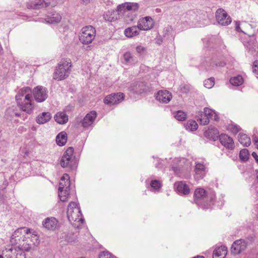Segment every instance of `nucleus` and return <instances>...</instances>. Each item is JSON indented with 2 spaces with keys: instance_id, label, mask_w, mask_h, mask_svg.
I'll return each instance as SVG.
<instances>
[{
  "instance_id": "f257e3e1",
  "label": "nucleus",
  "mask_w": 258,
  "mask_h": 258,
  "mask_svg": "<svg viewBox=\"0 0 258 258\" xmlns=\"http://www.w3.org/2000/svg\"><path fill=\"white\" fill-rule=\"evenodd\" d=\"M15 98L21 110L28 114L32 112L34 105L32 99V90L30 87H25L19 90Z\"/></svg>"
},
{
  "instance_id": "f03ea898",
  "label": "nucleus",
  "mask_w": 258,
  "mask_h": 258,
  "mask_svg": "<svg viewBox=\"0 0 258 258\" xmlns=\"http://www.w3.org/2000/svg\"><path fill=\"white\" fill-rule=\"evenodd\" d=\"M72 67L70 59H62L56 67L53 78L57 81H61L66 79L70 75Z\"/></svg>"
},
{
  "instance_id": "7ed1b4c3",
  "label": "nucleus",
  "mask_w": 258,
  "mask_h": 258,
  "mask_svg": "<svg viewBox=\"0 0 258 258\" xmlns=\"http://www.w3.org/2000/svg\"><path fill=\"white\" fill-rule=\"evenodd\" d=\"M27 237L16 246L19 250L24 253V251H30L39 243V237L35 231H33V233L30 236L28 235Z\"/></svg>"
},
{
  "instance_id": "20e7f679",
  "label": "nucleus",
  "mask_w": 258,
  "mask_h": 258,
  "mask_svg": "<svg viewBox=\"0 0 258 258\" xmlns=\"http://www.w3.org/2000/svg\"><path fill=\"white\" fill-rule=\"evenodd\" d=\"M33 230L25 227L19 228L16 229L13 233L10 242L12 245L17 246L22 241L27 238L28 235H32Z\"/></svg>"
},
{
  "instance_id": "39448f33",
  "label": "nucleus",
  "mask_w": 258,
  "mask_h": 258,
  "mask_svg": "<svg viewBox=\"0 0 258 258\" xmlns=\"http://www.w3.org/2000/svg\"><path fill=\"white\" fill-rule=\"evenodd\" d=\"M70 185L69 176L65 174L61 177L58 187V196L63 202L68 200L70 194Z\"/></svg>"
},
{
  "instance_id": "423d86ee",
  "label": "nucleus",
  "mask_w": 258,
  "mask_h": 258,
  "mask_svg": "<svg viewBox=\"0 0 258 258\" xmlns=\"http://www.w3.org/2000/svg\"><path fill=\"white\" fill-rule=\"evenodd\" d=\"M96 36V30L91 25L84 27L81 30L79 40L83 44H89L92 42Z\"/></svg>"
},
{
  "instance_id": "0eeeda50",
  "label": "nucleus",
  "mask_w": 258,
  "mask_h": 258,
  "mask_svg": "<svg viewBox=\"0 0 258 258\" xmlns=\"http://www.w3.org/2000/svg\"><path fill=\"white\" fill-rule=\"evenodd\" d=\"M74 148L69 147L65 152L60 160V165L62 167H70L73 169L77 167V161L73 156Z\"/></svg>"
},
{
  "instance_id": "6e6552de",
  "label": "nucleus",
  "mask_w": 258,
  "mask_h": 258,
  "mask_svg": "<svg viewBox=\"0 0 258 258\" xmlns=\"http://www.w3.org/2000/svg\"><path fill=\"white\" fill-rule=\"evenodd\" d=\"M82 214L80 208L75 202H71L68 207L67 217L69 221L72 223L76 221H82Z\"/></svg>"
},
{
  "instance_id": "1a4fd4ad",
  "label": "nucleus",
  "mask_w": 258,
  "mask_h": 258,
  "mask_svg": "<svg viewBox=\"0 0 258 258\" xmlns=\"http://www.w3.org/2000/svg\"><path fill=\"white\" fill-rule=\"evenodd\" d=\"M0 258H26L25 253L19 250L16 246H8L2 251Z\"/></svg>"
},
{
  "instance_id": "9d476101",
  "label": "nucleus",
  "mask_w": 258,
  "mask_h": 258,
  "mask_svg": "<svg viewBox=\"0 0 258 258\" xmlns=\"http://www.w3.org/2000/svg\"><path fill=\"white\" fill-rule=\"evenodd\" d=\"M130 91L137 94L147 93L151 91V87L149 85L143 82H138L132 84L128 87Z\"/></svg>"
},
{
  "instance_id": "9b49d317",
  "label": "nucleus",
  "mask_w": 258,
  "mask_h": 258,
  "mask_svg": "<svg viewBox=\"0 0 258 258\" xmlns=\"http://www.w3.org/2000/svg\"><path fill=\"white\" fill-rule=\"evenodd\" d=\"M35 100L37 102L44 101L48 97V91L47 89L41 86H38L35 87L32 91Z\"/></svg>"
},
{
  "instance_id": "f8f14e48",
  "label": "nucleus",
  "mask_w": 258,
  "mask_h": 258,
  "mask_svg": "<svg viewBox=\"0 0 258 258\" xmlns=\"http://www.w3.org/2000/svg\"><path fill=\"white\" fill-rule=\"evenodd\" d=\"M216 19L217 22L222 26H227L231 23V18L226 11L222 9H218L216 12Z\"/></svg>"
},
{
  "instance_id": "ddd939ff",
  "label": "nucleus",
  "mask_w": 258,
  "mask_h": 258,
  "mask_svg": "<svg viewBox=\"0 0 258 258\" xmlns=\"http://www.w3.org/2000/svg\"><path fill=\"white\" fill-rule=\"evenodd\" d=\"M123 99V93H114L107 96L104 99V103L106 104H115L121 102Z\"/></svg>"
},
{
  "instance_id": "4468645a",
  "label": "nucleus",
  "mask_w": 258,
  "mask_h": 258,
  "mask_svg": "<svg viewBox=\"0 0 258 258\" xmlns=\"http://www.w3.org/2000/svg\"><path fill=\"white\" fill-rule=\"evenodd\" d=\"M247 246V243L243 239L236 240L232 245L231 252L234 254L240 253L244 250Z\"/></svg>"
},
{
  "instance_id": "2eb2a0df",
  "label": "nucleus",
  "mask_w": 258,
  "mask_h": 258,
  "mask_svg": "<svg viewBox=\"0 0 258 258\" xmlns=\"http://www.w3.org/2000/svg\"><path fill=\"white\" fill-rule=\"evenodd\" d=\"M138 28L141 30H148L153 27V21L150 17L140 19L138 22Z\"/></svg>"
},
{
  "instance_id": "dca6fc26",
  "label": "nucleus",
  "mask_w": 258,
  "mask_h": 258,
  "mask_svg": "<svg viewBox=\"0 0 258 258\" xmlns=\"http://www.w3.org/2000/svg\"><path fill=\"white\" fill-rule=\"evenodd\" d=\"M171 93L166 90L159 91L156 95V99L160 102L168 103L172 99Z\"/></svg>"
},
{
  "instance_id": "f3484780",
  "label": "nucleus",
  "mask_w": 258,
  "mask_h": 258,
  "mask_svg": "<svg viewBox=\"0 0 258 258\" xmlns=\"http://www.w3.org/2000/svg\"><path fill=\"white\" fill-rule=\"evenodd\" d=\"M97 117V113L95 111H91L87 113L81 120L82 125L85 128L88 127L94 122Z\"/></svg>"
},
{
  "instance_id": "a211bd4d",
  "label": "nucleus",
  "mask_w": 258,
  "mask_h": 258,
  "mask_svg": "<svg viewBox=\"0 0 258 258\" xmlns=\"http://www.w3.org/2000/svg\"><path fill=\"white\" fill-rule=\"evenodd\" d=\"M220 143L224 147L229 149H233L234 147V142L232 139L225 134H222L219 136Z\"/></svg>"
},
{
  "instance_id": "6ab92c4d",
  "label": "nucleus",
  "mask_w": 258,
  "mask_h": 258,
  "mask_svg": "<svg viewBox=\"0 0 258 258\" xmlns=\"http://www.w3.org/2000/svg\"><path fill=\"white\" fill-rule=\"evenodd\" d=\"M174 187L180 194L184 195H188L190 192V189L188 186L185 182L181 181L174 183Z\"/></svg>"
},
{
  "instance_id": "aec40b11",
  "label": "nucleus",
  "mask_w": 258,
  "mask_h": 258,
  "mask_svg": "<svg viewBox=\"0 0 258 258\" xmlns=\"http://www.w3.org/2000/svg\"><path fill=\"white\" fill-rule=\"evenodd\" d=\"M57 220L54 217H48L46 218L43 222V225L46 228L54 230L57 227Z\"/></svg>"
},
{
  "instance_id": "412c9836",
  "label": "nucleus",
  "mask_w": 258,
  "mask_h": 258,
  "mask_svg": "<svg viewBox=\"0 0 258 258\" xmlns=\"http://www.w3.org/2000/svg\"><path fill=\"white\" fill-rule=\"evenodd\" d=\"M195 178L197 179H202L206 175V168L204 165L201 163H197L195 169Z\"/></svg>"
},
{
  "instance_id": "4be33fe9",
  "label": "nucleus",
  "mask_w": 258,
  "mask_h": 258,
  "mask_svg": "<svg viewBox=\"0 0 258 258\" xmlns=\"http://www.w3.org/2000/svg\"><path fill=\"white\" fill-rule=\"evenodd\" d=\"M227 252V248L222 246L215 249L213 252V258H224Z\"/></svg>"
},
{
  "instance_id": "5701e85b",
  "label": "nucleus",
  "mask_w": 258,
  "mask_h": 258,
  "mask_svg": "<svg viewBox=\"0 0 258 258\" xmlns=\"http://www.w3.org/2000/svg\"><path fill=\"white\" fill-rule=\"evenodd\" d=\"M55 120L59 124L66 123L68 121V116L64 112H57L54 117Z\"/></svg>"
},
{
  "instance_id": "b1692460",
  "label": "nucleus",
  "mask_w": 258,
  "mask_h": 258,
  "mask_svg": "<svg viewBox=\"0 0 258 258\" xmlns=\"http://www.w3.org/2000/svg\"><path fill=\"white\" fill-rule=\"evenodd\" d=\"M51 118V114L49 112H43L38 116L36 122L39 124H44L48 122Z\"/></svg>"
},
{
  "instance_id": "393cba45",
  "label": "nucleus",
  "mask_w": 258,
  "mask_h": 258,
  "mask_svg": "<svg viewBox=\"0 0 258 258\" xmlns=\"http://www.w3.org/2000/svg\"><path fill=\"white\" fill-rule=\"evenodd\" d=\"M130 11H132L131 3H125L117 7L119 14L125 15Z\"/></svg>"
},
{
  "instance_id": "a878e982",
  "label": "nucleus",
  "mask_w": 258,
  "mask_h": 258,
  "mask_svg": "<svg viewBox=\"0 0 258 258\" xmlns=\"http://www.w3.org/2000/svg\"><path fill=\"white\" fill-rule=\"evenodd\" d=\"M67 141V135L66 132L59 133L56 137V142L60 146H63Z\"/></svg>"
},
{
  "instance_id": "bb28decb",
  "label": "nucleus",
  "mask_w": 258,
  "mask_h": 258,
  "mask_svg": "<svg viewBox=\"0 0 258 258\" xmlns=\"http://www.w3.org/2000/svg\"><path fill=\"white\" fill-rule=\"evenodd\" d=\"M137 26H133L125 29L124 33L127 37H133L139 34Z\"/></svg>"
},
{
  "instance_id": "cd10ccee",
  "label": "nucleus",
  "mask_w": 258,
  "mask_h": 258,
  "mask_svg": "<svg viewBox=\"0 0 258 258\" xmlns=\"http://www.w3.org/2000/svg\"><path fill=\"white\" fill-rule=\"evenodd\" d=\"M206 196V191L204 189L202 188H197L194 194L196 202L198 203L200 199H204Z\"/></svg>"
},
{
  "instance_id": "c85d7f7f",
  "label": "nucleus",
  "mask_w": 258,
  "mask_h": 258,
  "mask_svg": "<svg viewBox=\"0 0 258 258\" xmlns=\"http://www.w3.org/2000/svg\"><path fill=\"white\" fill-rule=\"evenodd\" d=\"M238 140L241 144L244 146L247 147L250 145V139L245 134H239Z\"/></svg>"
},
{
  "instance_id": "c756f323",
  "label": "nucleus",
  "mask_w": 258,
  "mask_h": 258,
  "mask_svg": "<svg viewBox=\"0 0 258 258\" xmlns=\"http://www.w3.org/2000/svg\"><path fill=\"white\" fill-rule=\"evenodd\" d=\"M197 116L198 117L197 120L200 122V124L205 125L209 123L210 118L207 116L205 117L202 111H199L197 113Z\"/></svg>"
},
{
  "instance_id": "7c9ffc66",
  "label": "nucleus",
  "mask_w": 258,
  "mask_h": 258,
  "mask_svg": "<svg viewBox=\"0 0 258 258\" xmlns=\"http://www.w3.org/2000/svg\"><path fill=\"white\" fill-rule=\"evenodd\" d=\"M230 83L235 86H238L242 84L243 83V79L241 76L238 75L236 77L231 78L230 80Z\"/></svg>"
},
{
  "instance_id": "2f4dec72",
  "label": "nucleus",
  "mask_w": 258,
  "mask_h": 258,
  "mask_svg": "<svg viewBox=\"0 0 258 258\" xmlns=\"http://www.w3.org/2000/svg\"><path fill=\"white\" fill-rule=\"evenodd\" d=\"M198 124L195 120H189L186 124V128L191 131H194L198 128Z\"/></svg>"
},
{
  "instance_id": "473e14b6",
  "label": "nucleus",
  "mask_w": 258,
  "mask_h": 258,
  "mask_svg": "<svg viewBox=\"0 0 258 258\" xmlns=\"http://www.w3.org/2000/svg\"><path fill=\"white\" fill-rule=\"evenodd\" d=\"M239 158L241 160L246 161L248 159L249 153L246 149H243L240 151Z\"/></svg>"
},
{
  "instance_id": "72a5a7b5",
  "label": "nucleus",
  "mask_w": 258,
  "mask_h": 258,
  "mask_svg": "<svg viewBox=\"0 0 258 258\" xmlns=\"http://www.w3.org/2000/svg\"><path fill=\"white\" fill-rule=\"evenodd\" d=\"M186 114L181 110L177 111L174 115V117L179 121L184 120L186 118Z\"/></svg>"
},
{
  "instance_id": "f704fd0d",
  "label": "nucleus",
  "mask_w": 258,
  "mask_h": 258,
  "mask_svg": "<svg viewBox=\"0 0 258 258\" xmlns=\"http://www.w3.org/2000/svg\"><path fill=\"white\" fill-rule=\"evenodd\" d=\"M214 84L215 82L214 78H210L206 80L204 82V86L208 89L212 88L214 86Z\"/></svg>"
},
{
  "instance_id": "c9c22d12",
  "label": "nucleus",
  "mask_w": 258,
  "mask_h": 258,
  "mask_svg": "<svg viewBox=\"0 0 258 258\" xmlns=\"http://www.w3.org/2000/svg\"><path fill=\"white\" fill-rule=\"evenodd\" d=\"M205 117H209V118H212V116L215 114V112L212 109L208 108H205L204 111L203 112Z\"/></svg>"
},
{
  "instance_id": "e433bc0d",
  "label": "nucleus",
  "mask_w": 258,
  "mask_h": 258,
  "mask_svg": "<svg viewBox=\"0 0 258 258\" xmlns=\"http://www.w3.org/2000/svg\"><path fill=\"white\" fill-rule=\"evenodd\" d=\"M228 130L236 134L240 131V128L236 124H231L228 126Z\"/></svg>"
},
{
  "instance_id": "4c0bfd02",
  "label": "nucleus",
  "mask_w": 258,
  "mask_h": 258,
  "mask_svg": "<svg viewBox=\"0 0 258 258\" xmlns=\"http://www.w3.org/2000/svg\"><path fill=\"white\" fill-rule=\"evenodd\" d=\"M61 19V17L59 15L57 14L55 16H54V15H53V17L50 18V19L48 21V22L50 23H58L60 22Z\"/></svg>"
},
{
  "instance_id": "58836bf2",
  "label": "nucleus",
  "mask_w": 258,
  "mask_h": 258,
  "mask_svg": "<svg viewBox=\"0 0 258 258\" xmlns=\"http://www.w3.org/2000/svg\"><path fill=\"white\" fill-rule=\"evenodd\" d=\"M99 258H116L108 251H103L101 252L99 255Z\"/></svg>"
},
{
  "instance_id": "ea45409f",
  "label": "nucleus",
  "mask_w": 258,
  "mask_h": 258,
  "mask_svg": "<svg viewBox=\"0 0 258 258\" xmlns=\"http://www.w3.org/2000/svg\"><path fill=\"white\" fill-rule=\"evenodd\" d=\"M123 59L126 62H129L133 60V57L130 52H126L123 55Z\"/></svg>"
},
{
  "instance_id": "a19ab883",
  "label": "nucleus",
  "mask_w": 258,
  "mask_h": 258,
  "mask_svg": "<svg viewBox=\"0 0 258 258\" xmlns=\"http://www.w3.org/2000/svg\"><path fill=\"white\" fill-rule=\"evenodd\" d=\"M136 50L140 54H143L146 51L147 48L142 45H139L136 47Z\"/></svg>"
},
{
  "instance_id": "79ce46f5",
  "label": "nucleus",
  "mask_w": 258,
  "mask_h": 258,
  "mask_svg": "<svg viewBox=\"0 0 258 258\" xmlns=\"http://www.w3.org/2000/svg\"><path fill=\"white\" fill-rule=\"evenodd\" d=\"M41 5L37 3L31 2L27 3V7L28 9H38L40 8Z\"/></svg>"
},
{
  "instance_id": "37998d69",
  "label": "nucleus",
  "mask_w": 258,
  "mask_h": 258,
  "mask_svg": "<svg viewBox=\"0 0 258 258\" xmlns=\"http://www.w3.org/2000/svg\"><path fill=\"white\" fill-rule=\"evenodd\" d=\"M213 133L214 135H216L218 134L217 130L215 128H209L208 130L206 131L204 133L205 136H210V134Z\"/></svg>"
},
{
  "instance_id": "c03bdc74",
  "label": "nucleus",
  "mask_w": 258,
  "mask_h": 258,
  "mask_svg": "<svg viewBox=\"0 0 258 258\" xmlns=\"http://www.w3.org/2000/svg\"><path fill=\"white\" fill-rule=\"evenodd\" d=\"M151 186L155 189H158L160 186V184L158 180H154L151 181Z\"/></svg>"
},
{
  "instance_id": "a18cd8bd",
  "label": "nucleus",
  "mask_w": 258,
  "mask_h": 258,
  "mask_svg": "<svg viewBox=\"0 0 258 258\" xmlns=\"http://www.w3.org/2000/svg\"><path fill=\"white\" fill-rule=\"evenodd\" d=\"M252 69L253 73L258 74V60H255L253 62Z\"/></svg>"
},
{
  "instance_id": "49530a36",
  "label": "nucleus",
  "mask_w": 258,
  "mask_h": 258,
  "mask_svg": "<svg viewBox=\"0 0 258 258\" xmlns=\"http://www.w3.org/2000/svg\"><path fill=\"white\" fill-rule=\"evenodd\" d=\"M190 87L188 85H183L180 87V91L184 93H187L189 91Z\"/></svg>"
},
{
  "instance_id": "de8ad7c7",
  "label": "nucleus",
  "mask_w": 258,
  "mask_h": 258,
  "mask_svg": "<svg viewBox=\"0 0 258 258\" xmlns=\"http://www.w3.org/2000/svg\"><path fill=\"white\" fill-rule=\"evenodd\" d=\"M132 11H136L139 9V5L137 3H131Z\"/></svg>"
},
{
  "instance_id": "09e8293b",
  "label": "nucleus",
  "mask_w": 258,
  "mask_h": 258,
  "mask_svg": "<svg viewBox=\"0 0 258 258\" xmlns=\"http://www.w3.org/2000/svg\"><path fill=\"white\" fill-rule=\"evenodd\" d=\"M252 156L254 158L256 162L258 163V156L257 155V154L253 152L252 153Z\"/></svg>"
},
{
  "instance_id": "8fccbe9b",
  "label": "nucleus",
  "mask_w": 258,
  "mask_h": 258,
  "mask_svg": "<svg viewBox=\"0 0 258 258\" xmlns=\"http://www.w3.org/2000/svg\"><path fill=\"white\" fill-rule=\"evenodd\" d=\"M236 30L238 31V32H240L241 31V29H240V26H239V23L237 22H236Z\"/></svg>"
},
{
  "instance_id": "3c124183",
  "label": "nucleus",
  "mask_w": 258,
  "mask_h": 258,
  "mask_svg": "<svg viewBox=\"0 0 258 258\" xmlns=\"http://www.w3.org/2000/svg\"><path fill=\"white\" fill-rule=\"evenodd\" d=\"M253 142H254V144L258 147V139L256 138H255L253 139Z\"/></svg>"
},
{
  "instance_id": "603ef678",
  "label": "nucleus",
  "mask_w": 258,
  "mask_h": 258,
  "mask_svg": "<svg viewBox=\"0 0 258 258\" xmlns=\"http://www.w3.org/2000/svg\"><path fill=\"white\" fill-rule=\"evenodd\" d=\"M194 258H204L203 256H198L197 257H194Z\"/></svg>"
},
{
  "instance_id": "864d4df0",
  "label": "nucleus",
  "mask_w": 258,
  "mask_h": 258,
  "mask_svg": "<svg viewBox=\"0 0 258 258\" xmlns=\"http://www.w3.org/2000/svg\"><path fill=\"white\" fill-rule=\"evenodd\" d=\"M62 195H63V196L65 195L64 192H63Z\"/></svg>"
},
{
  "instance_id": "5fc2aeb1",
  "label": "nucleus",
  "mask_w": 258,
  "mask_h": 258,
  "mask_svg": "<svg viewBox=\"0 0 258 258\" xmlns=\"http://www.w3.org/2000/svg\"><path fill=\"white\" fill-rule=\"evenodd\" d=\"M17 116H19V114H16Z\"/></svg>"
},
{
  "instance_id": "6e6d98bb",
  "label": "nucleus",
  "mask_w": 258,
  "mask_h": 258,
  "mask_svg": "<svg viewBox=\"0 0 258 258\" xmlns=\"http://www.w3.org/2000/svg\"><path fill=\"white\" fill-rule=\"evenodd\" d=\"M173 169L175 171V167H173Z\"/></svg>"
},
{
  "instance_id": "4d7b16f0",
  "label": "nucleus",
  "mask_w": 258,
  "mask_h": 258,
  "mask_svg": "<svg viewBox=\"0 0 258 258\" xmlns=\"http://www.w3.org/2000/svg\"><path fill=\"white\" fill-rule=\"evenodd\" d=\"M256 178H257V179H258V176H257Z\"/></svg>"
}]
</instances>
